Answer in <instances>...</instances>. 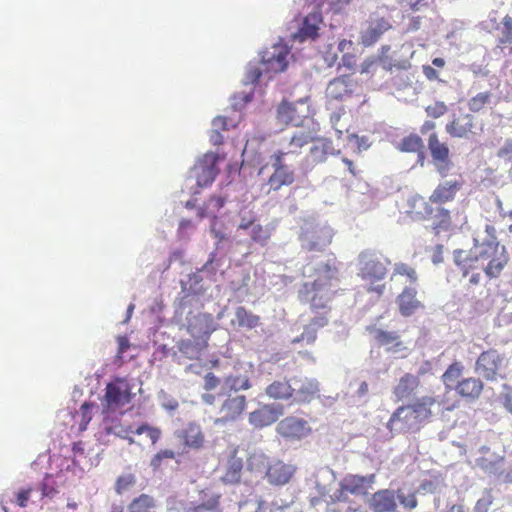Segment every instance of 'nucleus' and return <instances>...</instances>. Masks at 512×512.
<instances>
[{"label": "nucleus", "mask_w": 512, "mask_h": 512, "mask_svg": "<svg viewBox=\"0 0 512 512\" xmlns=\"http://www.w3.org/2000/svg\"><path fill=\"white\" fill-rule=\"evenodd\" d=\"M476 247V258L480 260H489L488 265L484 268L485 274L490 278H496L500 275L508 262L506 248L499 244L496 237L492 240H484L482 244H478V240L474 239Z\"/></svg>", "instance_id": "1"}, {"label": "nucleus", "mask_w": 512, "mask_h": 512, "mask_svg": "<svg viewBox=\"0 0 512 512\" xmlns=\"http://www.w3.org/2000/svg\"><path fill=\"white\" fill-rule=\"evenodd\" d=\"M330 277H319L313 282L305 283L301 293L310 303V309L315 315L326 313L329 318L331 308L328 306L332 297Z\"/></svg>", "instance_id": "2"}, {"label": "nucleus", "mask_w": 512, "mask_h": 512, "mask_svg": "<svg viewBox=\"0 0 512 512\" xmlns=\"http://www.w3.org/2000/svg\"><path fill=\"white\" fill-rule=\"evenodd\" d=\"M309 114V97H304L296 101L283 99L276 108L275 118L281 125L300 126Z\"/></svg>", "instance_id": "3"}, {"label": "nucleus", "mask_w": 512, "mask_h": 512, "mask_svg": "<svg viewBox=\"0 0 512 512\" xmlns=\"http://www.w3.org/2000/svg\"><path fill=\"white\" fill-rule=\"evenodd\" d=\"M269 164L271 165L273 172L266 182L268 193L271 191H279L282 187L290 186L295 182V171L292 167L284 163V160L281 159V154H272L269 158V163L260 168L259 174L263 173Z\"/></svg>", "instance_id": "4"}, {"label": "nucleus", "mask_w": 512, "mask_h": 512, "mask_svg": "<svg viewBox=\"0 0 512 512\" xmlns=\"http://www.w3.org/2000/svg\"><path fill=\"white\" fill-rule=\"evenodd\" d=\"M508 360L504 354L495 349H489L482 352L475 364L476 373L487 381H496L498 378L505 379L501 373L502 368Z\"/></svg>", "instance_id": "5"}, {"label": "nucleus", "mask_w": 512, "mask_h": 512, "mask_svg": "<svg viewBox=\"0 0 512 512\" xmlns=\"http://www.w3.org/2000/svg\"><path fill=\"white\" fill-rule=\"evenodd\" d=\"M104 430L106 434H113L122 439H126L130 444L134 443L132 434L141 435L146 433L152 444H156L161 437V430L157 427H151L148 424H141L136 428L131 425H125L118 419H106L104 422Z\"/></svg>", "instance_id": "6"}, {"label": "nucleus", "mask_w": 512, "mask_h": 512, "mask_svg": "<svg viewBox=\"0 0 512 512\" xmlns=\"http://www.w3.org/2000/svg\"><path fill=\"white\" fill-rule=\"evenodd\" d=\"M131 399L129 383L123 378H116L106 385L103 406L106 410L115 411L129 404Z\"/></svg>", "instance_id": "7"}, {"label": "nucleus", "mask_w": 512, "mask_h": 512, "mask_svg": "<svg viewBox=\"0 0 512 512\" xmlns=\"http://www.w3.org/2000/svg\"><path fill=\"white\" fill-rule=\"evenodd\" d=\"M301 247L303 250L321 251L332 241L331 230L316 224H306L301 229L299 236Z\"/></svg>", "instance_id": "8"}, {"label": "nucleus", "mask_w": 512, "mask_h": 512, "mask_svg": "<svg viewBox=\"0 0 512 512\" xmlns=\"http://www.w3.org/2000/svg\"><path fill=\"white\" fill-rule=\"evenodd\" d=\"M289 54L290 48L284 43H276L263 52L261 65L263 70L269 74L268 78H271L272 74L283 72L287 68Z\"/></svg>", "instance_id": "9"}, {"label": "nucleus", "mask_w": 512, "mask_h": 512, "mask_svg": "<svg viewBox=\"0 0 512 512\" xmlns=\"http://www.w3.org/2000/svg\"><path fill=\"white\" fill-rule=\"evenodd\" d=\"M216 330L213 317L207 313H198L187 318L186 331L190 338L208 344L211 334Z\"/></svg>", "instance_id": "10"}, {"label": "nucleus", "mask_w": 512, "mask_h": 512, "mask_svg": "<svg viewBox=\"0 0 512 512\" xmlns=\"http://www.w3.org/2000/svg\"><path fill=\"white\" fill-rule=\"evenodd\" d=\"M247 401L244 395L228 396L218 410L214 420L215 425H227L237 421L246 409Z\"/></svg>", "instance_id": "11"}, {"label": "nucleus", "mask_w": 512, "mask_h": 512, "mask_svg": "<svg viewBox=\"0 0 512 512\" xmlns=\"http://www.w3.org/2000/svg\"><path fill=\"white\" fill-rule=\"evenodd\" d=\"M277 433L286 439L300 440L311 434L307 420L297 416H287L277 424Z\"/></svg>", "instance_id": "12"}, {"label": "nucleus", "mask_w": 512, "mask_h": 512, "mask_svg": "<svg viewBox=\"0 0 512 512\" xmlns=\"http://www.w3.org/2000/svg\"><path fill=\"white\" fill-rule=\"evenodd\" d=\"M220 157L216 153H206L194 167L196 173L197 185L207 187L215 180L219 173L217 167Z\"/></svg>", "instance_id": "13"}, {"label": "nucleus", "mask_w": 512, "mask_h": 512, "mask_svg": "<svg viewBox=\"0 0 512 512\" xmlns=\"http://www.w3.org/2000/svg\"><path fill=\"white\" fill-rule=\"evenodd\" d=\"M427 144L437 171L442 176L447 175L452 166L449 159V147L447 143L441 142L436 133H431Z\"/></svg>", "instance_id": "14"}, {"label": "nucleus", "mask_w": 512, "mask_h": 512, "mask_svg": "<svg viewBox=\"0 0 512 512\" xmlns=\"http://www.w3.org/2000/svg\"><path fill=\"white\" fill-rule=\"evenodd\" d=\"M293 393L292 403L305 404L319 396V383L313 378H292Z\"/></svg>", "instance_id": "15"}, {"label": "nucleus", "mask_w": 512, "mask_h": 512, "mask_svg": "<svg viewBox=\"0 0 512 512\" xmlns=\"http://www.w3.org/2000/svg\"><path fill=\"white\" fill-rule=\"evenodd\" d=\"M391 28L389 19L378 15L370 16L366 28L361 32V44L365 47L375 44Z\"/></svg>", "instance_id": "16"}, {"label": "nucleus", "mask_w": 512, "mask_h": 512, "mask_svg": "<svg viewBox=\"0 0 512 512\" xmlns=\"http://www.w3.org/2000/svg\"><path fill=\"white\" fill-rule=\"evenodd\" d=\"M221 493L211 487H206L198 493V503L186 509L185 512H223Z\"/></svg>", "instance_id": "17"}, {"label": "nucleus", "mask_w": 512, "mask_h": 512, "mask_svg": "<svg viewBox=\"0 0 512 512\" xmlns=\"http://www.w3.org/2000/svg\"><path fill=\"white\" fill-rule=\"evenodd\" d=\"M360 273L359 275L363 280L371 282L382 280L387 269L385 265L375 256L363 253L360 256Z\"/></svg>", "instance_id": "18"}, {"label": "nucleus", "mask_w": 512, "mask_h": 512, "mask_svg": "<svg viewBox=\"0 0 512 512\" xmlns=\"http://www.w3.org/2000/svg\"><path fill=\"white\" fill-rule=\"evenodd\" d=\"M295 473V467L281 460L269 463L265 477L271 485L282 486L287 484Z\"/></svg>", "instance_id": "19"}, {"label": "nucleus", "mask_w": 512, "mask_h": 512, "mask_svg": "<svg viewBox=\"0 0 512 512\" xmlns=\"http://www.w3.org/2000/svg\"><path fill=\"white\" fill-rule=\"evenodd\" d=\"M356 87V81L347 75H342L330 81L326 89V95L330 99L342 101L351 97Z\"/></svg>", "instance_id": "20"}, {"label": "nucleus", "mask_w": 512, "mask_h": 512, "mask_svg": "<svg viewBox=\"0 0 512 512\" xmlns=\"http://www.w3.org/2000/svg\"><path fill=\"white\" fill-rule=\"evenodd\" d=\"M329 324V318L326 313L314 315L308 324L303 328V332L292 339V344L304 342L306 345H313L317 339V332Z\"/></svg>", "instance_id": "21"}, {"label": "nucleus", "mask_w": 512, "mask_h": 512, "mask_svg": "<svg viewBox=\"0 0 512 512\" xmlns=\"http://www.w3.org/2000/svg\"><path fill=\"white\" fill-rule=\"evenodd\" d=\"M187 449L198 450L203 447L205 435L201 426L195 422H189L183 429L176 433Z\"/></svg>", "instance_id": "22"}, {"label": "nucleus", "mask_w": 512, "mask_h": 512, "mask_svg": "<svg viewBox=\"0 0 512 512\" xmlns=\"http://www.w3.org/2000/svg\"><path fill=\"white\" fill-rule=\"evenodd\" d=\"M344 489L348 490L350 494L360 496L366 495L369 489L375 482V474L361 476L357 474H347L341 480Z\"/></svg>", "instance_id": "23"}, {"label": "nucleus", "mask_w": 512, "mask_h": 512, "mask_svg": "<svg viewBox=\"0 0 512 512\" xmlns=\"http://www.w3.org/2000/svg\"><path fill=\"white\" fill-rule=\"evenodd\" d=\"M416 420V407L413 405L399 407L388 422L390 431L402 432L412 426Z\"/></svg>", "instance_id": "24"}, {"label": "nucleus", "mask_w": 512, "mask_h": 512, "mask_svg": "<svg viewBox=\"0 0 512 512\" xmlns=\"http://www.w3.org/2000/svg\"><path fill=\"white\" fill-rule=\"evenodd\" d=\"M373 339L379 346L386 347L387 351L392 353H401L407 348L397 333L378 328L370 329Z\"/></svg>", "instance_id": "25"}, {"label": "nucleus", "mask_w": 512, "mask_h": 512, "mask_svg": "<svg viewBox=\"0 0 512 512\" xmlns=\"http://www.w3.org/2000/svg\"><path fill=\"white\" fill-rule=\"evenodd\" d=\"M311 140L308 133L300 131L295 132L287 141L282 144V148L273 153V155H280L281 159L284 160L285 156L296 155L301 152V149L306 146Z\"/></svg>", "instance_id": "26"}, {"label": "nucleus", "mask_w": 512, "mask_h": 512, "mask_svg": "<svg viewBox=\"0 0 512 512\" xmlns=\"http://www.w3.org/2000/svg\"><path fill=\"white\" fill-rule=\"evenodd\" d=\"M279 415L275 407L264 405L249 414V423L256 428H263L276 422Z\"/></svg>", "instance_id": "27"}, {"label": "nucleus", "mask_w": 512, "mask_h": 512, "mask_svg": "<svg viewBox=\"0 0 512 512\" xmlns=\"http://www.w3.org/2000/svg\"><path fill=\"white\" fill-rule=\"evenodd\" d=\"M266 395L274 400L291 401L293 398V383L291 380H275L265 388Z\"/></svg>", "instance_id": "28"}, {"label": "nucleus", "mask_w": 512, "mask_h": 512, "mask_svg": "<svg viewBox=\"0 0 512 512\" xmlns=\"http://www.w3.org/2000/svg\"><path fill=\"white\" fill-rule=\"evenodd\" d=\"M321 21L322 18L319 13H309L304 18L302 26L299 28L298 32L293 35V38L298 39L299 41L315 39L318 36Z\"/></svg>", "instance_id": "29"}, {"label": "nucleus", "mask_w": 512, "mask_h": 512, "mask_svg": "<svg viewBox=\"0 0 512 512\" xmlns=\"http://www.w3.org/2000/svg\"><path fill=\"white\" fill-rule=\"evenodd\" d=\"M484 388L483 382L479 378L469 377L457 382L455 385L456 392L469 401L477 400Z\"/></svg>", "instance_id": "30"}, {"label": "nucleus", "mask_w": 512, "mask_h": 512, "mask_svg": "<svg viewBox=\"0 0 512 512\" xmlns=\"http://www.w3.org/2000/svg\"><path fill=\"white\" fill-rule=\"evenodd\" d=\"M237 454L238 448L234 449L230 455L226 465V470L221 477L222 481L226 484H236L241 480L243 460L241 457H238Z\"/></svg>", "instance_id": "31"}, {"label": "nucleus", "mask_w": 512, "mask_h": 512, "mask_svg": "<svg viewBox=\"0 0 512 512\" xmlns=\"http://www.w3.org/2000/svg\"><path fill=\"white\" fill-rule=\"evenodd\" d=\"M370 507L374 512H392L396 508L394 494L389 490H380L373 494Z\"/></svg>", "instance_id": "32"}, {"label": "nucleus", "mask_w": 512, "mask_h": 512, "mask_svg": "<svg viewBox=\"0 0 512 512\" xmlns=\"http://www.w3.org/2000/svg\"><path fill=\"white\" fill-rule=\"evenodd\" d=\"M176 347L178 351L188 359H199L202 353L207 349L208 344L192 338L180 339Z\"/></svg>", "instance_id": "33"}, {"label": "nucleus", "mask_w": 512, "mask_h": 512, "mask_svg": "<svg viewBox=\"0 0 512 512\" xmlns=\"http://www.w3.org/2000/svg\"><path fill=\"white\" fill-rule=\"evenodd\" d=\"M156 501L147 494L134 498L128 505V512H155ZM111 512H123L122 506H113Z\"/></svg>", "instance_id": "34"}, {"label": "nucleus", "mask_w": 512, "mask_h": 512, "mask_svg": "<svg viewBox=\"0 0 512 512\" xmlns=\"http://www.w3.org/2000/svg\"><path fill=\"white\" fill-rule=\"evenodd\" d=\"M473 116L465 114L461 119H454L446 125V132L452 137L463 138L473 128Z\"/></svg>", "instance_id": "35"}, {"label": "nucleus", "mask_w": 512, "mask_h": 512, "mask_svg": "<svg viewBox=\"0 0 512 512\" xmlns=\"http://www.w3.org/2000/svg\"><path fill=\"white\" fill-rule=\"evenodd\" d=\"M442 412V405L432 397L418 399V421L437 416Z\"/></svg>", "instance_id": "36"}, {"label": "nucleus", "mask_w": 512, "mask_h": 512, "mask_svg": "<svg viewBox=\"0 0 512 512\" xmlns=\"http://www.w3.org/2000/svg\"><path fill=\"white\" fill-rule=\"evenodd\" d=\"M458 188L459 184L457 181L447 180L439 184V186L434 190V192L430 196V200L438 204L451 200L453 199Z\"/></svg>", "instance_id": "37"}, {"label": "nucleus", "mask_w": 512, "mask_h": 512, "mask_svg": "<svg viewBox=\"0 0 512 512\" xmlns=\"http://www.w3.org/2000/svg\"><path fill=\"white\" fill-rule=\"evenodd\" d=\"M269 465L268 457L260 450H252L247 454L246 468L251 473H265Z\"/></svg>", "instance_id": "38"}, {"label": "nucleus", "mask_w": 512, "mask_h": 512, "mask_svg": "<svg viewBox=\"0 0 512 512\" xmlns=\"http://www.w3.org/2000/svg\"><path fill=\"white\" fill-rule=\"evenodd\" d=\"M31 493H32L31 487L22 488L19 491L12 493L15 498V500H14V499H12L10 492L5 491L1 495V500H0L4 512H8L6 504L12 503V502H15L21 508L26 507L28 504V501L30 499Z\"/></svg>", "instance_id": "39"}, {"label": "nucleus", "mask_w": 512, "mask_h": 512, "mask_svg": "<svg viewBox=\"0 0 512 512\" xmlns=\"http://www.w3.org/2000/svg\"><path fill=\"white\" fill-rule=\"evenodd\" d=\"M235 318L240 328L251 330L260 325V317L244 306H239L235 309Z\"/></svg>", "instance_id": "40"}, {"label": "nucleus", "mask_w": 512, "mask_h": 512, "mask_svg": "<svg viewBox=\"0 0 512 512\" xmlns=\"http://www.w3.org/2000/svg\"><path fill=\"white\" fill-rule=\"evenodd\" d=\"M427 214L430 215L429 221H431V227L433 230H436V234H438L439 229L447 230L450 224V215L449 211L438 206L435 209H430L426 211Z\"/></svg>", "instance_id": "41"}, {"label": "nucleus", "mask_w": 512, "mask_h": 512, "mask_svg": "<svg viewBox=\"0 0 512 512\" xmlns=\"http://www.w3.org/2000/svg\"><path fill=\"white\" fill-rule=\"evenodd\" d=\"M398 306L400 313L403 316H410L414 313L416 308V294L414 289L406 288L399 296H398Z\"/></svg>", "instance_id": "42"}, {"label": "nucleus", "mask_w": 512, "mask_h": 512, "mask_svg": "<svg viewBox=\"0 0 512 512\" xmlns=\"http://www.w3.org/2000/svg\"><path fill=\"white\" fill-rule=\"evenodd\" d=\"M505 456L492 455L490 458H484L481 461L482 468L490 473L501 477L504 482V474L507 472L504 470Z\"/></svg>", "instance_id": "43"}, {"label": "nucleus", "mask_w": 512, "mask_h": 512, "mask_svg": "<svg viewBox=\"0 0 512 512\" xmlns=\"http://www.w3.org/2000/svg\"><path fill=\"white\" fill-rule=\"evenodd\" d=\"M251 387L250 380L245 375H230L225 378L222 389L228 388L229 390L239 391L247 390Z\"/></svg>", "instance_id": "44"}, {"label": "nucleus", "mask_w": 512, "mask_h": 512, "mask_svg": "<svg viewBox=\"0 0 512 512\" xmlns=\"http://www.w3.org/2000/svg\"><path fill=\"white\" fill-rule=\"evenodd\" d=\"M463 366L459 362L451 364L445 373L442 375V379L447 388L455 389L458 379L462 373Z\"/></svg>", "instance_id": "45"}, {"label": "nucleus", "mask_w": 512, "mask_h": 512, "mask_svg": "<svg viewBox=\"0 0 512 512\" xmlns=\"http://www.w3.org/2000/svg\"><path fill=\"white\" fill-rule=\"evenodd\" d=\"M42 497L53 498L58 494V484L52 475L47 474L40 483Z\"/></svg>", "instance_id": "46"}, {"label": "nucleus", "mask_w": 512, "mask_h": 512, "mask_svg": "<svg viewBox=\"0 0 512 512\" xmlns=\"http://www.w3.org/2000/svg\"><path fill=\"white\" fill-rule=\"evenodd\" d=\"M492 94L490 92H482L478 93L476 96L472 97L468 102V107L470 111L476 113L481 111L484 106L491 101Z\"/></svg>", "instance_id": "47"}, {"label": "nucleus", "mask_w": 512, "mask_h": 512, "mask_svg": "<svg viewBox=\"0 0 512 512\" xmlns=\"http://www.w3.org/2000/svg\"><path fill=\"white\" fill-rule=\"evenodd\" d=\"M135 483H136V477L133 474L127 473V474L121 475L116 479L115 487H114L115 492L117 494L121 495L125 491L130 489L132 486H134Z\"/></svg>", "instance_id": "48"}, {"label": "nucleus", "mask_w": 512, "mask_h": 512, "mask_svg": "<svg viewBox=\"0 0 512 512\" xmlns=\"http://www.w3.org/2000/svg\"><path fill=\"white\" fill-rule=\"evenodd\" d=\"M175 458V452L171 449H164L160 450L158 453H156L150 461V466L157 470L162 466L163 461L165 460H172Z\"/></svg>", "instance_id": "49"}, {"label": "nucleus", "mask_w": 512, "mask_h": 512, "mask_svg": "<svg viewBox=\"0 0 512 512\" xmlns=\"http://www.w3.org/2000/svg\"><path fill=\"white\" fill-rule=\"evenodd\" d=\"M250 235L254 242L259 243L262 246L265 245L270 238L268 230L260 224H255L252 226Z\"/></svg>", "instance_id": "50"}, {"label": "nucleus", "mask_w": 512, "mask_h": 512, "mask_svg": "<svg viewBox=\"0 0 512 512\" xmlns=\"http://www.w3.org/2000/svg\"><path fill=\"white\" fill-rule=\"evenodd\" d=\"M500 404L509 412L512 413V387L508 384L502 385V390L498 396Z\"/></svg>", "instance_id": "51"}, {"label": "nucleus", "mask_w": 512, "mask_h": 512, "mask_svg": "<svg viewBox=\"0 0 512 512\" xmlns=\"http://www.w3.org/2000/svg\"><path fill=\"white\" fill-rule=\"evenodd\" d=\"M443 250L444 246L442 244H436L433 247H426L425 253H428L430 259L434 265H439L443 263Z\"/></svg>", "instance_id": "52"}, {"label": "nucleus", "mask_w": 512, "mask_h": 512, "mask_svg": "<svg viewBox=\"0 0 512 512\" xmlns=\"http://www.w3.org/2000/svg\"><path fill=\"white\" fill-rule=\"evenodd\" d=\"M92 407H93V404L87 403V402H85L81 405V408H80L81 422L79 423L80 431H85L87 429V426L92 419V415H91Z\"/></svg>", "instance_id": "53"}, {"label": "nucleus", "mask_w": 512, "mask_h": 512, "mask_svg": "<svg viewBox=\"0 0 512 512\" xmlns=\"http://www.w3.org/2000/svg\"><path fill=\"white\" fill-rule=\"evenodd\" d=\"M396 148L401 152H414L416 151V135L410 134L404 137L399 143L396 144Z\"/></svg>", "instance_id": "54"}, {"label": "nucleus", "mask_w": 512, "mask_h": 512, "mask_svg": "<svg viewBox=\"0 0 512 512\" xmlns=\"http://www.w3.org/2000/svg\"><path fill=\"white\" fill-rule=\"evenodd\" d=\"M331 146L330 141H321L318 144L314 145L311 148V154L317 158L318 161H322L324 159V155L328 153V149Z\"/></svg>", "instance_id": "55"}, {"label": "nucleus", "mask_w": 512, "mask_h": 512, "mask_svg": "<svg viewBox=\"0 0 512 512\" xmlns=\"http://www.w3.org/2000/svg\"><path fill=\"white\" fill-rule=\"evenodd\" d=\"M350 492L344 489L342 482L339 483V488L335 490L330 496L329 503L335 504L337 502H347L349 500L348 495Z\"/></svg>", "instance_id": "56"}, {"label": "nucleus", "mask_w": 512, "mask_h": 512, "mask_svg": "<svg viewBox=\"0 0 512 512\" xmlns=\"http://www.w3.org/2000/svg\"><path fill=\"white\" fill-rule=\"evenodd\" d=\"M497 156L505 161L512 162V139L504 141L502 147L497 151Z\"/></svg>", "instance_id": "57"}, {"label": "nucleus", "mask_w": 512, "mask_h": 512, "mask_svg": "<svg viewBox=\"0 0 512 512\" xmlns=\"http://www.w3.org/2000/svg\"><path fill=\"white\" fill-rule=\"evenodd\" d=\"M226 198L222 196H211L206 202V209L211 210L212 212H217L221 208L224 207L226 203Z\"/></svg>", "instance_id": "58"}, {"label": "nucleus", "mask_w": 512, "mask_h": 512, "mask_svg": "<svg viewBox=\"0 0 512 512\" xmlns=\"http://www.w3.org/2000/svg\"><path fill=\"white\" fill-rule=\"evenodd\" d=\"M414 274H415V272H414L413 268L408 267L406 264L400 263V264H396V266H395L393 278L398 277V276H406L410 281H413Z\"/></svg>", "instance_id": "59"}, {"label": "nucleus", "mask_w": 512, "mask_h": 512, "mask_svg": "<svg viewBox=\"0 0 512 512\" xmlns=\"http://www.w3.org/2000/svg\"><path fill=\"white\" fill-rule=\"evenodd\" d=\"M492 504V496L489 493L484 494L474 506L473 512H488Z\"/></svg>", "instance_id": "60"}, {"label": "nucleus", "mask_w": 512, "mask_h": 512, "mask_svg": "<svg viewBox=\"0 0 512 512\" xmlns=\"http://www.w3.org/2000/svg\"><path fill=\"white\" fill-rule=\"evenodd\" d=\"M447 111V106L444 102H437L434 105L428 106L426 108V112L429 116L433 118H439L444 115Z\"/></svg>", "instance_id": "61"}, {"label": "nucleus", "mask_w": 512, "mask_h": 512, "mask_svg": "<svg viewBox=\"0 0 512 512\" xmlns=\"http://www.w3.org/2000/svg\"><path fill=\"white\" fill-rule=\"evenodd\" d=\"M502 23L504 25V32L501 42L510 43L512 42V18L507 15L506 17H504Z\"/></svg>", "instance_id": "62"}, {"label": "nucleus", "mask_w": 512, "mask_h": 512, "mask_svg": "<svg viewBox=\"0 0 512 512\" xmlns=\"http://www.w3.org/2000/svg\"><path fill=\"white\" fill-rule=\"evenodd\" d=\"M440 482L438 480H422L420 486L418 487V492L423 493H434L439 487Z\"/></svg>", "instance_id": "63"}, {"label": "nucleus", "mask_w": 512, "mask_h": 512, "mask_svg": "<svg viewBox=\"0 0 512 512\" xmlns=\"http://www.w3.org/2000/svg\"><path fill=\"white\" fill-rule=\"evenodd\" d=\"M283 507L277 503H268L266 501H259L256 512H282Z\"/></svg>", "instance_id": "64"}]
</instances>
